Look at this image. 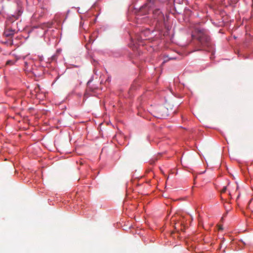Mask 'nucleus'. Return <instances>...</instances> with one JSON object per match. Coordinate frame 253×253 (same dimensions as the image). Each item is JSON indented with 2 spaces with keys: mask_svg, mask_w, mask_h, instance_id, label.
Listing matches in <instances>:
<instances>
[{
  "mask_svg": "<svg viewBox=\"0 0 253 253\" xmlns=\"http://www.w3.org/2000/svg\"><path fill=\"white\" fill-rule=\"evenodd\" d=\"M192 36L197 39L202 45L207 46L210 45L211 39L207 35L206 30L200 26L197 25L195 27Z\"/></svg>",
  "mask_w": 253,
  "mask_h": 253,
  "instance_id": "obj_1",
  "label": "nucleus"
},
{
  "mask_svg": "<svg viewBox=\"0 0 253 253\" xmlns=\"http://www.w3.org/2000/svg\"><path fill=\"white\" fill-rule=\"evenodd\" d=\"M152 12L155 19L161 20L163 18L164 14L161 10L158 8L153 6L152 3L149 2L145 4L140 8V12L142 13L147 14Z\"/></svg>",
  "mask_w": 253,
  "mask_h": 253,
  "instance_id": "obj_2",
  "label": "nucleus"
},
{
  "mask_svg": "<svg viewBox=\"0 0 253 253\" xmlns=\"http://www.w3.org/2000/svg\"><path fill=\"white\" fill-rule=\"evenodd\" d=\"M101 84L99 80H89L87 83V86L91 90L102 89L100 87Z\"/></svg>",
  "mask_w": 253,
  "mask_h": 253,
  "instance_id": "obj_3",
  "label": "nucleus"
},
{
  "mask_svg": "<svg viewBox=\"0 0 253 253\" xmlns=\"http://www.w3.org/2000/svg\"><path fill=\"white\" fill-rule=\"evenodd\" d=\"M29 66H30V63H29L27 61L25 62V67L26 69L28 70Z\"/></svg>",
  "mask_w": 253,
  "mask_h": 253,
  "instance_id": "obj_4",
  "label": "nucleus"
},
{
  "mask_svg": "<svg viewBox=\"0 0 253 253\" xmlns=\"http://www.w3.org/2000/svg\"><path fill=\"white\" fill-rule=\"evenodd\" d=\"M57 59V57H56V55H53V56H52L51 57V60L52 61H55Z\"/></svg>",
  "mask_w": 253,
  "mask_h": 253,
  "instance_id": "obj_5",
  "label": "nucleus"
},
{
  "mask_svg": "<svg viewBox=\"0 0 253 253\" xmlns=\"http://www.w3.org/2000/svg\"><path fill=\"white\" fill-rule=\"evenodd\" d=\"M227 188L226 186H224L221 190V193H225L226 191Z\"/></svg>",
  "mask_w": 253,
  "mask_h": 253,
  "instance_id": "obj_6",
  "label": "nucleus"
},
{
  "mask_svg": "<svg viewBox=\"0 0 253 253\" xmlns=\"http://www.w3.org/2000/svg\"><path fill=\"white\" fill-rule=\"evenodd\" d=\"M218 229H219V230H222V229H223V228H222V226H221V225H219V226Z\"/></svg>",
  "mask_w": 253,
  "mask_h": 253,
  "instance_id": "obj_7",
  "label": "nucleus"
},
{
  "mask_svg": "<svg viewBox=\"0 0 253 253\" xmlns=\"http://www.w3.org/2000/svg\"><path fill=\"white\" fill-rule=\"evenodd\" d=\"M12 61H8L7 62V64H12Z\"/></svg>",
  "mask_w": 253,
  "mask_h": 253,
  "instance_id": "obj_8",
  "label": "nucleus"
},
{
  "mask_svg": "<svg viewBox=\"0 0 253 253\" xmlns=\"http://www.w3.org/2000/svg\"><path fill=\"white\" fill-rule=\"evenodd\" d=\"M6 36L10 35V34H6Z\"/></svg>",
  "mask_w": 253,
  "mask_h": 253,
  "instance_id": "obj_9",
  "label": "nucleus"
}]
</instances>
